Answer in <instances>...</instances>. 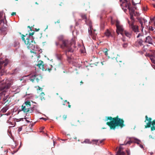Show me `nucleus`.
Wrapping results in <instances>:
<instances>
[{"label":"nucleus","instance_id":"nucleus-1","mask_svg":"<svg viewBox=\"0 0 155 155\" xmlns=\"http://www.w3.org/2000/svg\"><path fill=\"white\" fill-rule=\"evenodd\" d=\"M61 48L64 50V53L67 57V61L69 63L72 61V58L69 55H71L69 53L73 52L76 49L75 42H71L67 40L63 41V44L61 45Z\"/></svg>","mask_w":155,"mask_h":155},{"label":"nucleus","instance_id":"nucleus-2","mask_svg":"<svg viewBox=\"0 0 155 155\" xmlns=\"http://www.w3.org/2000/svg\"><path fill=\"white\" fill-rule=\"evenodd\" d=\"M106 118V121L110 120V121L106 123V124L110 127V129L115 130L117 127L122 128L125 126L124 120L122 119L119 118L118 115L114 117L108 116Z\"/></svg>","mask_w":155,"mask_h":155},{"label":"nucleus","instance_id":"nucleus-3","mask_svg":"<svg viewBox=\"0 0 155 155\" xmlns=\"http://www.w3.org/2000/svg\"><path fill=\"white\" fill-rule=\"evenodd\" d=\"M34 32L29 33V35L26 34L25 35L22 34L21 33L19 34L21 35V38L22 41L27 45V48L30 50H33L35 48V41L32 39L31 36L34 34Z\"/></svg>","mask_w":155,"mask_h":155},{"label":"nucleus","instance_id":"nucleus-4","mask_svg":"<svg viewBox=\"0 0 155 155\" xmlns=\"http://www.w3.org/2000/svg\"><path fill=\"white\" fill-rule=\"evenodd\" d=\"M6 80L4 79H2L0 77V89L2 91H5L7 89H8L12 85L11 83H7Z\"/></svg>","mask_w":155,"mask_h":155},{"label":"nucleus","instance_id":"nucleus-5","mask_svg":"<svg viewBox=\"0 0 155 155\" xmlns=\"http://www.w3.org/2000/svg\"><path fill=\"white\" fill-rule=\"evenodd\" d=\"M30 107L31 103L30 102L28 101H26L21 106V110L25 113L29 112L30 110Z\"/></svg>","mask_w":155,"mask_h":155},{"label":"nucleus","instance_id":"nucleus-6","mask_svg":"<svg viewBox=\"0 0 155 155\" xmlns=\"http://www.w3.org/2000/svg\"><path fill=\"white\" fill-rule=\"evenodd\" d=\"M116 26L117 27L116 32L118 35L120 33L123 35V32L124 31L122 25H121L120 21L117 20L116 22Z\"/></svg>","mask_w":155,"mask_h":155},{"label":"nucleus","instance_id":"nucleus-7","mask_svg":"<svg viewBox=\"0 0 155 155\" xmlns=\"http://www.w3.org/2000/svg\"><path fill=\"white\" fill-rule=\"evenodd\" d=\"M41 78L42 77L39 74H35L30 76L29 80L33 82L35 80L37 82H38L41 79Z\"/></svg>","mask_w":155,"mask_h":155},{"label":"nucleus","instance_id":"nucleus-8","mask_svg":"<svg viewBox=\"0 0 155 155\" xmlns=\"http://www.w3.org/2000/svg\"><path fill=\"white\" fill-rule=\"evenodd\" d=\"M96 30H93L92 28L91 29H88V32L89 35H90L92 38L96 40L97 38V33H96Z\"/></svg>","mask_w":155,"mask_h":155},{"label":"nucleus","instance_id":"nucleus-9","mask_svg":"<svg viewBox=\"0 0 155 155\" xmlns=\"http://www.w3.org/2000/svg\"><path fill=\"white\" fill-rule=\"evenodd\" d=\"M120 5L122 7V8L124 10V12H126L127 11V9H128V7H130L131 4L130 2L128 1H126V2H122V4H120Z\"/></svg>","mask_w":155,"mask_h":155},{"label":"nucleus","instance_id":"nucleus-10","mask_svg":"<svg viewBox=\"0 0 155 155\" xmlns=\"http://www.w3.org/2000/svg\"><path fill=\"white\" fill-rule=\"evenodd\" d=\"M144 37V35L142 33H139L137 36V38H141L137 40L136 43L139 45L141 46L142 45V43L143 41V37Z\"/></svg>","mask_w":155,"mask_h":155},{"label":"nucleus","instance_id":"nucleus-11","mask_svg":"<svg viewBox=\"0 0 155 155\" xmlns=\"http://www.w3.org/2000/svg\"><path fill=\"white\" fill-rule=\"evenodd\" d=\"M152 119L151 117H148L147 115L145 116V120L144 121L145 122L147 121L148 122L147 123L146 125L145 126V128H149L151 127V124H152L153 121H152Z\"/></svg>","mask_w":155,"mask_h":155},{"label":"nucleus","instance_id":"nucleus-12","mask_svg":"<svg viewBox=\"0 0 155 155\" xmlns=\"http://www.w3.org/2000/svg\"><path fill=\"white\" fill-rule=\"evenodd\" d=\"M143 42L148 43L149 44H153V40L150 36L144 35V37H143Z\"/></svg>","mask_w":155,"mask_h":155},{"label":"nucleus","instance_id":"nucleus-13","mask_svg":"<svg viewBox=\"0 0 155 155\" xmlns=\"http://www.w3.org/2000/svg\"><path fill=\"white\" fill-rule=\"evenodd\" d=\"M130 28L136 34H137V32H139V27L138 25H134L132 26H131Z\"/></svg>","mask_w":155,"mask_h":155},{"label":"nucleus","instance_id":"nucleus-14","mask_svg":"<svg viewBox=\"0 0 155 155\" xmlns=\"http://www.w3.org/2000/svg\"><path fill=\"white\" fill-rule=\"evenodd\" d=\"M36 65L39 68V69H42L43 71L44 70L45 68H44V64L43 61H39L38 63Z\"/></svg>","mask_w":155,"mask_h":155},{"label":"nucleus","instance_id":"nucleus-15","mask_svg":"<svg viewBox=\"0 0 155 155\" xmlns=\"http://www.w3.org/2000/svg\"><path fill=\"white\" fill-rule=\"evenodd\" d=\"M123 148L121 147H120L117 152L116 155H124L125 154L124 152L122 151Z\"/></svg>","mask_w":155,"mask_h":155},{"label":"nucleus","instance_id":"nucleus-16","mask_svg":"<svg viewBox=\"0 0 155 155\" xmlns=\"http://www.w3.org/2000/svg\"><path fill=\"white\" fill-rule=\"evenodd\" d=\"M137 19L138 20V21L139 22L140 24L143 22H144V23L145 24L146 22H147V21L145 19L142 18L138 17L137 18Z\"/></svg>","mask_w":155,"mask_h":155},{"label":"nucleus","instance_id":"nucleus-17","mask_svg":"<svg viewBox=\"0 0 155 155\" xmlns=\"http://www.w3.org/2000/svg\"><path fill=\"white\" fill-rule=\"evenodd\" d=\"M7 65H6V66ZM6 66H4V65H2L1 66V68L0 69V72L1 73V75H2L4 74L5 72V70H4V68Z\"/></svg>","mask_w":155,"mask_h":155},{"label":"nucleus","instance_id":"nucleus-18","mask_svg":"<svg viewBox=\"0 0 155 155\" xmlns=\"http://www.w3.org/2000/svg\"><path fill=\"white\" fill-rule=\"evenodd\" d=\"M128 9L130 15L134 14V15H136L135 11L132 7H129Z\"/></svg>","mask_w":155,"mask_h":155},{"label":"nucleus","instance_id":"nucleus-19","mask_svg":"<svg viewBox=\"0 0 155 155\" xmlns=\"http://www.w3.org/2000/svg\"><path fill=\"white\" fill-rule=\"evenodd\" d=\"M85 22H86V23L87 25H88L90 27V29H91L92 28V25H91V21L89 19H86L85 20Z\"/></svg>","mask_w":155,"mask_h":155},{"label":"nucleus","instance_id":"nucleus-20","mask_svg":"<svg viewBox=\"0 0 155 155\" xmlns=\"http://www.w3.org/2000/svg\"><path fill=\"white\" fill-rule=\"evenodd\" d=\"M135 22L134 20H132L130 21L128 20V23L129 25V27H130L131 26L134 25V23Z\"/></svg>","mask_w":155,"mask_h":155},{"label":"nucleus","instance_id":"nucleus-21","mask_svg":"<svg viewBox=\"0 0 155 155\" xmlns=\"http://www.w3.org/2000/svg\"><path fill=\"white\" fill-rule=\"evenodd\" d=\"M152 126L151 127V131L155 130V119L153 121L152 123L151 124Z\"/></svg>","mask_w":155,"mask_h":155},{"label":"nucleus","instance_id":"nucleus-22","mask_svg":"<svg viewBox=\"0 0 155 155\" xmlns=\"http://www.w3.org/2000/svg\"><path fill=\"white\" fill-rule=\"evenodd\" d=\"M105 34L106 36L108 37H112V36L111 32L108 30L105 32Z\"/></svg>","mask_w":155,"mask_h":155},{"label":"nucleus","instance_id":"nucleus-23","mask_svg":"<svg viewBox=\"0 0 155 155\" xmlns=\"http://www.w3.org/2000/svg\"><path fill=\"white\" fill-rule=\"evenodd\" d=\"M124 34L126 36L128 37H130L131 35V34L130 33L126 31H124L123 32V35Z\"/></svg>","mask_w":155,"mask_h":155},{"label":"nucleus","instance_id":"nucleus-24","mask_svg":"<svg viewBox=\"0 0 155 155\" xmlns=\"http://www.w3.org/2000/svg\"><path fill=\"white\" fill-rule=\"evenodd\" d=\"M58 40H59V41H62V44L61 45H60V47H61V45H62V44H63V41H64V40H67L68 41V40H63V37L62 36H60L59 37H58ZM71 41V42H72L73 41H74V40H72V41Z\"/></svg>","mask_w":155,"mask_h":155},{"label":"nucleus","instance_id":"nucleus-25","mask_svg":"<svg viewBox=\"0 0 155 155\" xmlns=\"http://www.w3.org/2000/svg\"><path fill=\"white\" fill-rule=\"evenodd\" d=\"M8 109V106H5V107H3V108L2 109L1 111L3 113H5L6 111Z\"/></svg>","mask_w":155,"mask_h":155},{"label":"nucleus","instance_id":"nucleus-26","mask_svg":"<svg viewBox=\"0 0 155 155\" xmlns=\"http://www.w3.org/2000/svg\"><path fill=\"white\" fill-rule=\"evenodd\" d=\"M3 15V13L2 12H0V25L2 23V22H4L3 19L2 18H1Z\"/></svg>","mask_w":155,"mask_h":155},{"label":"nucleus","instance_id":"nucleus-27","mask_svg":"<svg viewBox=\"0 0 155 155\" xmlns=\"http://www.w3.org/2000/svg\"><path fill=\"white\" fill-rule=\"evenodd\" d=\"M140 141L136 138H133V142L136 143L138 144H139L140 143Z\"/></svg>","mask_w":155,"mask_h":155},{"label":"nucleus","instance_id":"nucleus-28","mask_svg":"<svg viewBox=\"0 0 155 155\" xmlns=\"http://www.w3.org/2000/svg\"><path fill=\"white\" fill-rule=\"evenodd\" d=\"M122 45L124 48H126L128 46V44L127 42H124L122 44Z\"/></svg>","mask_w":155,"mask_h":155},{"label":"nucleus","instance_id":"nucleus-29","mask_svg":"<svg viewBox=\"0 0 155 155\" xmlns=\"http://www.w3.org/2000/svg\"><path fill=\"white\" fill-rule=\"evenodd\" d=\"M81 16L83 19H84L85 20L87 19V18L86 15L84 14H81Z\"/></svg>","mask_w":155,"mask_h":155},{"label":"nucleus","instance_id":"nucleus-30","mask_svg":"<svg viewBox=\"0 0 155 155\" xmlns=\"http://www.w3.org/2000/svg\"><path fill=\"white\" fill-rule=\"evenodd\" d=\"M45 94L44 92H42L40 95V97L41 98V100H42L43 99L45 100L44 96H45Z\"/></svg>","mask_w":155,"mask_h":155},{"label":"nucleus","instance_id":"nucleus-31","mask_svg":"<svg viewBox=\"0 0 155 155\" xmlns=\"http://www.w3.org/2000/svg\"><path fill=\"white\" fill-rule=\"evenodd\" d=\"M150 59L153 63L155 64V57L153 56L151 58H150Z\"/></svg>","mask_w":155,"mask_h":155},{"label":"nucleus","instance_id":"nucleus-32","mask_svg":"<svg viewBox=\"0 0 155 155\" xmlns=\"http://www.w3.org/2000/svg\"><path fill=\"white\" fill-rule=\"evenodd\" d=\"M133 142V138L130 139V140L127 142V143L125 144L126 145L127 144H130L131 143Z\"/></svg>","mask_w":155,"mask_h":155},{"label":"nucleus","instance_id":"nucleus-33","mask_svg":"<svg viewBox=\"0 0 155 155\" xmlns=\"http://www.w3.org/2000/svg\"><path fill=\"white\" fill-rule=\"evenodd\" d=\"M49 66H50L48 68H46V69H45V70H47V71H48L49 72H50V71L51 70V69H52V66L51 65H49Z\"/></svg>","mask_w":155,"mask_h":155},{"label":"nucleus","instance_id":"nucleus-34","mask_svg":"<svg viewBox=\"0 0 155 155\" xmlns=\"http://www.w3.org/2000/svg\"><path fill=\"white\" fill-rule=\"evenodd\" d=\"M35 87L36 88L37 91H42V88L38 86H37Z\"/></svg>","mask_w":155,"mask_h":155},{"label":"nucleus","instance_id":"nucleus-35","mask_svg":"<svg viewBox=\"0 0 155 155\" xmlns=\"http://www.w3.org/2000/svg\"><path fill=\"white\" fill-rule=\"evenodd\" d=\"M83 143L91 144V142H90V140L88 139H85L83 142Z\"/></svg>","mask_w":155,"mask_h":155},{"label":"nucleus","instance_id":"nucleus-36","mask_svg":"<svg viewBox=\"0 0 155 155\" xmlns=\"http://www.w3.org/2000/svg\"><path fill=\"white\" fill-rule=\"evenodd\" d=\"M108 50L107 48H105L103 49V51L105 53V54L106 55H108Z\"/></svg>","mask_w":155,"mask_h":155},{"label":"nucleus","instance_id":"nucleus-37","mask_svg":"<svg viewBox=\"0 0 155 155\" xmlns=\"http://www.w3.org/2000/svg\"><path fill=\"white\" fill-rule=\"evenodd\" d=\"M116 60L117 62H122V61L120 59V56H119L118 57H117L116 58Z\"/></svg>","mask_w":155,"mask_h":155},{"label":"nucleus","instance_id":"nucleus-38","mask_svg":"<svg viewBox=\"0 0 155 155\" xmlns=\"http://www.w3.org/2000/svg\"><path fill=\"white\" fill-rule=\"evenodd\" d=\"M145 24L144 22H143L140 24L141 27V31H143V28L144 27Z\"/></svg>","mask_w":155,"mask_h":155},{"label":"nucleus","instance_id":"nucleus-39","mask_svg":"<svg viewBox=\"0 0 155 155\" xmlns=\"http://www.w3.org/2000/svg\"><path fill=\"white\" fill-rule=\"evenodd\" d=\"M146 56L147 57H149L150 58H150H152L153 56L152 55L150 54L149 53L147 54H146Z\"/></svg>","mask_w":155,"mask_h":155},{"label":"nucleus","instance_id":"nucleus-40","mask_svg":"<svg viewBox=\"0 0 155 155\" xmlns=\"http://www.w3.org/2000/svg\"><path fill=\"white\" fill-rule=\"evenodd\" d=\"M93 141H95L96 142L95 144L96 145H99V143L98 142V140H93Z\"/></svg>","mask_w":155,"mask_h":155},{"label":"nucleus","instance_id":"nucleus-41","mask_svg":"<svg viewBox=\"0 0 155 155\" xmlns=\"http://www.w3.org/2000/svg\"><path fill=\"white\" fill-rule=\"evenodd\" d=\"M132 2L133 5L134 6H135L136 5V4H139L140 3V2H137L136 3H135V2H134V1L133 0H132Z\"/></svg>","mask_w":155,"mask_h":155},{"label":"nucleus","instance_id":"nucleus-42","mask_svg":"<svg viewBox=\"0 0 155 155\" xmlns=\"http://www.w3.org/2000/svg\"><path fill=\"white\" fill-rule=\"evenodd\" d=\"M130 15V18L131 20H134V14H132V15Z\"/></svg>","mask_w":155,"mask_h":155},{"label":"nucleus","instance_id":"nucleus-43","mask_svg":"<svg viewBox=\"0 0 155 155\" xmlns=\"http://www.w3.org/2000/svg\"><path fill=\"white\" fill-rule=\"evenodd\" d=\"M34 107H31V108L30 107V113H32L33 111V110H34Z\"/></svg>","mask_w":155,"mask_h":155},{"label":"nucleus","instance_id":"nucleus-44","mask_svg":"<svg viewBox=\"0 0 155 155\" xmlns=\"http://www.w3.org/2000/svg\"><path fill=\"white\" fill-rule=\"evenodd\" d=\"M151 21H154V25L155 26V16L154 18L151 19Z\"/></svg>","mask_w":155,"mask_h":155},{"label":"nucleus","instance_id":"nucleus-45","mask_svg":"<svg viewBox=\"0 0 155 155\" xmlns=\"http://www.w3.org/2000/svg\"><path fill=\"white\" fill-rule=\"evenodd\" d=\"M67 117V116L66 115H64L63 116V118L64 120H65Z\"/></svg>","mask_w":155,"mask_h":155},{"label":"nucleus","instance_id":"nucleus-46","mask_svg":"<svg viewBox=\"0 0 155 155\" xmlns=\"http://www.w3.org/2000/svg\"><path fill=\"white\" fill-rule=\"evenodd\" d=\"M149 137L150 139H154V137H153V136L151 135H150L149 136Z\"/></svg>","mask_w":155,"mask_h":155},{"label":"nucleus","instance_id":"nucleus-47","mask_svg":"<svg viewBox=\"0 0 155 155\" xmlns=\"http://www.w3.org/2000/svg\"><path fill=\"white\" fill-rule=\"evenodd\" d=\"M126 152L127 155H129L130 154V151L128 149L126 150Z\"/></svg>","mask_w":155,"mask_h":155},{"label":"nucleus","instance_id":"nucleus-48","mask_svg":"<svg viewBox=\"0 0 155 155\" xmlns=\"http://www.w3.org/2000/svg\"><path fill=\"white\" fill-rule=\"evenodd\" d=\"M16 15V13L15 12H13L12 13L11 15L12 16H14Z\"/></svg>","mask_w":155,"mask_h":155},{"label":"nucleus","instance_id":"nucleus-49","mask_svg":"<svg viewBox=\"0 0 155 155\" xmlns=\"http://www.w3.org/2000/svg\"><path fill=\"white\" fill-rule=\"evenodd\" d=\"M55 44L57 46H58V45H60L59 42H56Z\"/></svg>","mask_w":155,"mask_h":155},{"label":"nucleus","instance_id":"nucleus-50","mask_svg":"<svg viewBox=\"0 0 155 155\" xmlns=\"http://www.w3.org/2000/svg\"><path fill=\"white\" fill-rule=\"evenodd\" d=\"M68 103V107H69V108H70L71 107V105L70 104V103L68 101L67 102Z\"/></svg>","mask_w":155,"mask_h":155},{"label":"nucleus","instance_id":"nucleus-51","mask_svg":"<svg viewBox=\"0 0 155 155\" xmlns=\"http://www.w3.org/2000/svg\"><path fill=\"white\" fill-rule=\"evenodd\" d=\"M60 22V20H58L56 22H55V24H56V23H59Z\"/></svg>","mask_w":155,"mask_h":155},{"label":"nucleus","instance_id":"nucleus-52","mask_svg":"<svg viewBox=\"0 0 155 155\" xmlns=\"http://www.w3.org/2000/svg\"><path fill=\"white\" fill-rule=\"evenodd\" d=\"M122 40L124 42V43L127 42L126 41H125V39L124 38H122Z\"/></svg>","mask_w":155,"mask_h":155},{"label":"nucleus","instance_id":"nucleus-53","mask_svg":"<svg viewBox=\"0 0 155 155\" xmlns=\"http://www.w3.org/2000/svg\"><path fill=\"white\" fill-rule=\"evenodd\" d=\"M104 140H100V143H102L103 142V141H104Z\"/></svg>","mask_w":155,"mask_h":155},{"label":"nucleus","instance_id":"nucleus-54","mask_svg":"<svg viewBox=\"0 0 155 155\" xmlns=\"http://www.w3.org/2000/svg\"><path fill=\"white\" fill-rule=\"evenodd\" d=\"M140 147H141L142 148H143V145H141V144H140Z\"/></svg>","mask_w":155,"mask_h":155},{"label":"nucleus","instance_id":"nucleus-55","mask_svg":"<svg viewBox=\"0 0 155 155\" xmlns=\"http://www.w3.org/2000/svg\"><path fill=\"white\" fill-rule=\"evenodd\" d=\"M39 30H40L39 28H38V29L36 28H35V30L36 31H38Z\"/></svg>","mask_w":155,"mask_h":155},{"label":"nucleus","instance_id":"nucleus-56","mask_svg":"<svg viewBox=\"0 0 155 155\" xmlns=\"http://www.w3.org/2000/svg\"><path fill=\"white\" fill-rule=\"evenodd\" d=\"M41 119H43L45 120V121L46 120H47V119L45 118H41Z\"/></svg>","mask_w":155,"mask_h":155},{"label":"nucleus","instance_id":"nucleus-57","mask_svg":"<svg viewBox=\"0 0 155 155\" xmlns=\"http://www.w3.org/2000/svg\"><path fill=\"white\" fill-rule=\"evenodd\" d=\"M80 83H81V84H83V82L82 81H81V82H80Z\"/></svg>","mask_w":155,"mask_h":155},{"label":"nucleus","instance_id":"nucleus-58","mask_svg":"<svg viewBox=\"0 0 155 155\" xmlns=\"http://www.w3.org/2000/svg\"><path fill=\"white\" fill-rule=\"evenodd\" d=\"M28 28H29L30 29L31 28V27L30 26H28Z\"/></svg>","mask_w":155,"mask_h":155},{"label":"nucleus","instance_id":"nucleus-59","mask_svg":"<svg viewBox=\"0 0 155 155\" xmlns=\"http://www.w3.org/2000/svg\"><path fill=\"white\" fill-rule=\"evenodd\" d=\"M21 130V128H19L18 129L19 131H20Z\"/></svg>","mask_w":155,"mask_h":155},{"label":"nucleus","instance_id":"nucleus-60","mask_svg":"<svg viewBox=\"0 0 155 155\" xmlns=\"http://www.w3.org/2000/svg\"><path fill=\"white\" fill-rule=\"evenodd\" d=\"M124 1L123 2H126V1H128L127 0H124Z\"/></svg>","mask_w":155,"mask_h":155},{"label":"nucleus","instance_id":"nucleus-61","mask_svg":"<svg viewBox=\"0 0 155 155\" xmlns=\"http://www.w3.org/2000/svg\"><path fill=\"white\" fill-rule=\"evenodd\" d=\"M30 30L31 31H32V29L31 28H30Z\"/></svg>","mask_w":155,"mask_h":155},{"label":"nucleus","instance_id":"nucleus-62","mask_svg":"<svg viewBox=\"0 0 155 155\" xmlns=\"http://www.w3.org/2000/svg\"><path fill=\"white\" fill-rule=\"evenodd\" d=\"M35 4H37V5H38V3L36 2L35 3Z\"/></svg>","mask_w":155,"mask_h":155},{"label":"nucleus","instance_id":"nucleus-63","mask_svg":"<svg viewBox=\"0 0 155 155\" xmlns=\"http://www.w3.org/2000/svg\"><path fill=\"white\" fill-rule=\"evenodd\" d=\"M64 102H68L67 101V100H65Z\"/></svg>","mask_w":155,"mask_h":155},{"label":"nucleus","instance_id":"nucleus-64","mask_svg":"<svg viewBox=\"0 0 155 155\" xmlns=\"http://www.w3.org/2000/svg\"><path fill=\"white\" fill-rule=\"evenodd\" d=\"M120 2H122V0H120Z\"/></svg>","mask_w":155,"mask_h":155}]
</instances>
